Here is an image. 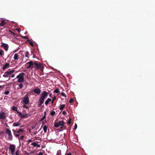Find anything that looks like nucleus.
Wrapping results in <instances>:
<instances>
[{
	"mask_svg": "<svg viewBox=\"0 0 155 155\" xmlns=\"http://www.w3.org/2000/svg\"><path fill=\"white\" fill-rule=\"evenodd\" d=\"M48 96V93L44 91L41 93L40 97L39 99L40 105H41L44 102L45 99Z\"/></svg>",
	"mask_w": 155,
	"mask_h": 155,
	"instance_id": "nucleus-1",
	"label": "nucleus"
},
{
	"mask_svg": "<svg viewBox=\"0 0 155 155\" xmlns=\"http://www.w3.org/2000/svg\"><path fill=\"white\" fill-rule=\"evenodd\" d=\"M24 73H20L18 75L16 78L18 79V82H22L24 81Z\"/></svg>",
	"mask_w": 155,
	"mask_h": 155,
	"instance_id": "nucleus-2",
	"label": "nucleus"
},
{
	"mask_svg": "<svg viewBox=\"0 0 155 155\" xmlns=\"http://www.w3.org/2000/svg\"><path fill=\"white\" fill-rule=\"evenodd\" d=\"M5 132L8 135V139L10 140H12L13 137L10 130L7 128L5 129Z\"/></svg>",
	"mask_w": 155,
	"mask_h": 155,
	"instance_id": "nucleus-3",
	"label": "nucleus"
},
{
	"mask_svg": "<svg viewBox=\"0 0 155 155\" xmlns=\"http://www.w3.org/2000/svg\"><path fill=\"white\" fill-rule=\"evenodd\" d=\"M15 72V70H12L10 71H7L5 72L3 76L5 78H8L12 74H13Z\"/></svg>",
	"mask_w": 155,
	"mask_h": 155,
	"instance_id": "nucleus-4",
	"label": "nucleus"
},
{
	"mask_svg": "<svg viewBox=\"0 0 155 155\" xmlns=\"http://www.w3.org/2000/svg\"><path fill=\"white\" fill-rule=\"evenodd\" d=\"M9 149L11 151L12 155H15V147L14 144H10L9 145Z\"/></svg>",
	"mask_w": 155,
	"mask_h": 155,
	"instance_id": "nucleus-5",
	"label": "nucleus"
},
{
	"mask_svg": "<svg viewBox=\"0 0 155 155\" xmlns=\"http://www.w3.org/2000/svg\"><path fill=\"white\" fill-rule=\"evenodd\" d=\"M41 64L39 62H34V65H33V68H34L35 69L37 70L41 68Z\"/></svg>",
	"mask_w": 155,
	"mask_h": 155,
	"instance_id": "nucleus-6",
	"label": "nucleus"
},
{
	"mask_svg": "<svg viewBox=\"0 0 155 155\" xmlns=\"http://www.w3.org/2000/svg\"><path fill=\"white\" fill-rule=\"evenodd\" d=\"M34 65V62L32 61H30L26 63L25 66L27 68H33V65Z\"/></svg>",
	"mask_w": 155,
	"mask_h": 155,
	"instance_id": "nucleus-7",
	"label": "nucleus"
},
{
	"mask_svg": "<svg viewBox=\"0 0 155 155\" xmlns=\"http://www.w3.org/2000/svg\"><path fill=\"white\" fill-rule=\"evenodd\" d=\"M23 101L25 104H27L29 102V98L28 95H26L24 97Z\"/></svg>",
	"mask_w": 155,
	"mask_h": 155,
	"instance_id": "nucleus-8",
	"label": "nucleus"
},
{
	"mask_svg": "<svg viewBox=\"0 0 155 155\" xmlns=\"http://www.w3.org/2000/svg\"><path fill=\"white\" fill-rule=\"evenodd\" d=\"M1 46L5 51H8L9 48V46L7 44L4 43H2Z\"/></svg>",
	"mask_w": 155,
	"mask_h": 155,
	"instance_id": "nucleus-9",
	"label": "nucleus"
},
{
	"mask_svg": "<svg viewBox=\"0 0 155 155\" xmlns=\"http://www.w3.org/2000/svg\"><path fill=\"white\" fill-rule=\"evenodd\" d=\"M64 122L63 121H60L58 123H56L54 124V126L57 127L60 126H63L64 125Z\"/></svg>",
	"mask_w": 155,
	"mask_h": 155,
	"instance_id": "nucleus-10",
	"label": "nucleus"
},
{
	"mask_svg": "<svg viewBox=\"0 0 155 155\" xmlns=\"http://www.w3.org/2000/svg\"><path fill=\"white\" fill-rule=\"evenodd\" d=\"M10 67V64L9 63H5L2 67V69L5 70Z\"/></svg>",
	"mask_w": 155,
	"mask_h": 155,
	"instance_id": "nucleus-11",
	"label": "nucleus"
},
{
	"mask_svg": "<svg viewBox=\"0 0 155 155\" xmlns=\"http://www.w3.org/2000/svg\"><path fill=\"white\" fill-rule=\"evenodd\" d=\"M6 117V114L5 113L2 112L0 113V119H4Z\"/></svg>",
	"mask_w": 155,
	"mask_h": 155,
	"instance_id": "nucleus-12",
	"label": "nucleus"
},
{
	"mask_svg": "<svg viewBox=\"0 0 155 155\" xmlns=\"http://www.w3.org/2000/svg\"><path fill=\"white\" fill-rule=\"evenodd\" d=\"M33 91L35 93L38 94H39L41 92V90L38 88L35 89H34Z\"/></svg>",
	"mask_w": 155,
	"mask_h": 155,
	"instance_id": "nucleus-13",
	"label": "nucleus"
},
{
	"mask_svg": "<svg viewBox=\"0 0 155 155\" xmlns=\"http://www.w3.org/2000/svg\"><path fill=\"white\" fill-rule=\"evenodd\" d=\"M19 58V55L17 53L15 54L13 58L15 60H18Z\"/></svg>",
	"mask_w": 155,
	"mask_h": 155,
	"instance_id": "nucleus-14",
	"label": "nucleus"
},
{
	"mask_svg": "<svg viewBox=\"0 0 155 155\" xmlns=\"http://www.w3.org/2000/svg\"><path fill=\"white\" fill-rule=\"evenodd\" d=\"M31 145L34 146V147H39L40 145L38 144L37 142H35L31 143Z\"/></svg>",
	"mask_w": 155,
	"mask_h": 155,
	"instance_id": "nucleus-15",
	"label": "nucleus"
},
{
	"mask_svg": "<svg viewBox=\"0 0 155 155\" xmlns=\"http://www.w3.org/2000/svg\"><path fill=\"white\" fill-rule=\"evenodd\" d=\"M12 131L13 132L14 135H15L16 137H18L20 135V134H16L17 133V131L15 130H12Z\"/></svg>",
	"mask_w": 155,
	"mask_h": 155,
	"instance_id": "nucleus-16",
	"label": "nucleus"
},
{
	"mask_svg": "<svg viewBox=\"0 0 155 155\" xmlns=\"http://www.w3.org/2000/svg\"><path fill=\"white\" fill-rule=\"evenodd\" d=\"M21 123L19 121H18L17 122L14 123L13 124V126L14 127H18V126Z\"/></svg>",
	"mask_w": 155,
	"mask_h": 155,
	"instance_id": "nucleus-17",
	"label": "nucleus"
},
{
	"mask_svg": "<svg viewBox=\"0 0 155 155\" xmlns=\"http://www.w3.org/2000/svg\"><path fill=\"white\" fill-rule=\"evenodd\" d=\"M5 24V21L4 20H2L0 24V26H4Z\"/></svg>",
	"mask_w": 155,
	"mask_h": 155,
	"instance_id": "nucleus-18",
	"label": "nucleus"
},
{
	"mask_svg": "<svg viewBox=\"0 0 155 155\" xmlns=\"http://www.w3.org/2000/svg\"><path fill=\"white\" fill-rule=\"evenodd\" d=\"M51 101V99L48 98L47 99V100L45 101V104L46 105H47L48 104L49 102Z\"/></svg>",
	"mask_w": 155,
	"mask_h": 155,
	"instance_id": "nucleus-19",
	"label": "nucleus"
},
{
	"mask_svg": "<svg viewBox=\"0 0 155 155\" xmlns=\"http://www.w3.org/2000/svg\"><path fill=\"white\" fill-rule=\"evenodd\" d=\"M24 132V130L22 129H20L18 131H17V134H19L20 132Z\"/></svg>",
	"mask_w": 155,
	"mask_h": 155,
	"instance_id": "nucleus-20",
	"label": "nucleus"
},
{
	"mask_svg": "<svg viewBox=\"0 0 155 155\" xmlns=\"http://www.w3.org/2000/svg\"><path fill=\"white\" fill-rule=\"evenodd\" d=\"M4 54V51L2 49L0 50V56H3Z\"/></svg>",
	"mask_w": 155,
	"mask_h": 155,
	"instance_id": "nucleus-21",
	"label": "nucleus"
},
{
	"mask_svg": "<svg viewBox=\"0 0 155 155\" xmlns=\"http://www.w3.org/2000/svg\"><path fill=\"white\" fill-rule=\"evenodd\" d=\"M43 130L45 133H46L47 131V127L46 125H45L43 128Z\"/></svg>",
	"mask_w": 155,
	"mask_h": 155,
	"instance_id": "nucleus-22",
	"label": "nucleus"
},
{
	"mask_svg": "<svg viewBox=\"0 0 155 155\" xmlns=\"http://www.w3.org/2000/svg\"><path fill=\"white\" fill-rule=\"evenodd\" d=\"M28 116V114H25L24 115H21V117L22 118H25L27 117Z\"/></svg>",
	"mask_w": 155,
	"mask_h": 155,
	"instance_id": "nucleus-23",
	"label": "nucleus"
},
{
	"mask_svg": "<svg viewBox=\"0 0 155 155\" xmlns=\"http://www.w3.org/2000/svg\"><path fill=\"white\" fill-rule=\"evenodd\" d=\"M65 107V105L64 104H62L60 105V110H62Z\"/></svg>",
	"mask_w": 155,
	"mask_h": 155,
	"instance_id": "nucleus-24",
	"label": "nucleus"
},
{
	"mask_svg": "<svg viewBox=\"0 0 155 155\" xmlns=\"http://www.w3.org/2000/svg\"><path fill=\"white\" fill-rule=\"evenodd\" d=\"M25 57L28 58V57L29 52L28 51H26L25 53Z\"/></svg>",
	"mask_w": 155,
	"mask_h": 155,
	"instance_id": "nucleus-25",
	"label": "nucleus"
},
{
	"mask_svg": "<svg viewBox=\"0 0 155 155\" xmlns=\"http://www.w3.org/2000/svg\"><path fill=\"white\" fill-rule=\"evenodd\" d=\"M56 155H61V151L60 150L57 151Z\"/></svg>",
	"mask_w": 155,
	"mask_h": 155,
	"instance_id": "nucleus-26",
	"label": "nucleus"
},
{
	"mask_svg": "<svg viewBox=\"0 0 155 155\" xmlns=\"http://www.w3.org/2000/svg\"><path fill=\"white\" fill-rule=\"evenodd\" d=\"M12 109L14 110L17 111V108L16 107H15L13 106L12 107Z\"/></svg>",
	"mask_w": 155,
	"mask_h": 155,
	"instance_id": "nucleus-27",
	"label": "nucleus"
},
{
	"mask_svg": "<svg viewBox=\"0 0 155 155\" xmlns=\"http://www.w3.org/2000/svg\"><path fill=\"white\" fill-rule=\"evenodd\" d=\"M50 114L51 116H54L55 114V112L54 111H52L51 112Z\"/></svg>",
	"mask_w": 155,
	"mask_h": 155,
	"instance_id": "nucleus-28",
	"label": "nucleus"
},
{
	"mask_svg": "<svg viewBox=\"0 0 155 155\" xmlns=\"http://www.w3.org/2000/svg\"><path fill=\"white\" fill-rule=\"evenodd\" d=\"M54 92L57 93H59V90L58 89H56L54 91Z\"/></svg>",
	"mask_w": 155,
	"mask_h": 155,
	"instance_id": "nucleus-29",
	"label": "nucleus"
},
{
	"mask_svg": "<svg viewBox=\"0 0 155 155\" xmlns=\"http://www.w3.org/2000/svg\"><path fill=\"white\" fill-rule=\"evenodd\" d=\"M9 93V91H5L4 92V94L5 95H8Z\"/></svg>",
	"mask_w": 155,
	"mask_h": 155,
	"instance_id": "nucleus-30",
	"label": "nucleus"
},
{
	"mask_svg": "<svg viewBox=\"0 0 155 155\" xmlns=\"http://www.w3.org/2000/svg\"><path fill=\"white\" fill-rule=\"evenodd\" d=\"M23 87V85L22 84H20L19 85V87L18 88H21Z\"/></svg>",
	"mask_w": 155,
	"mask_h": 155,
	"instance_id": "nucleus-31",
	"label": "nucleus"
},
{
	"mask_svg": "<svg viewBox=\"0 0 155 155\" xmlns=\"http://www.w3.org/2000/svg\"><path fill=\"white\" fill-rule=\"evenodd\" d=\"M45 115L44 116L42 117V118L41 119L40 121H42L44 119H45Z\"/></svg>",
	"mask_w": 155,
	"mask_h": 155,
	"instance_id": "nucleus-32",
	"label": "nucleus"
},
{
	"mask_svg": "<svg viewBox=\"0 0 155 155\" xmlns=\"http://www.w3.org/2000/svg\"><path fill=\"white\" fill-rule=\"evenodd\" d=\"M61 94L62 96L64 97H66V95H65V94L64 93V92H62Z\"/></svg>",
	"mask_w": 155,
	"mask_h": 155,
	"instance_id": "nucleus-33",
	"label": "nucleus"
},
{
	"mask_svg": "<svg viewBox=\"0 0 155 155\" xmlns=\"http://www.w3.org/2000/svg\"><path fill=\"white\" fill-rule=\"evenodd\" d=\"M56 99V97H54V98H53L52 101H51V103L53 104L54 102V101Z\"/></svg>",
	"mask_w": 155,
	"mask_h": 155,
	"instance_id": "nucleus-34",
	"label": "nucleus"
},
{
	"mask_svg": "<svg viewBox=\"0 0 155 155\" xmlns=\"http://www.w3.org/2000/svg\"><path fill=\"white\" fill-rule=\"evenodd\" d=\"M73 102H74V100L72 99H70L69 101V102L70 103H73Z\"/></svg>",
	"mask_w": 155,
	"mask_h": 155,
	"instance_id": "nucleus-35",
	"label": "nucleus"
},
{
	"mask_svg": "<svg viewBox=\"0 0 155 155\" xmlns=\"http://www.w3.org/2000/svg\"><path fill=\"white\" fill-rule=\"evenodd\" d=\"M23 107L24 108H25L26 109H27L28 108V106H26V105H24L23 106Z\"/></svg>",
	"mask_w": 155,
	"mask_h": 155,
	"instance_id": "nucleus-36",
	"label": "nucleus"
},
{
	"mask_svg": "<svg viewBox=\"0 0 155 155\" xmlns=\"http://www.w3.org/2000/svg\"><path fill=\"white\" fill-rule=\"evenodd\" d=\"M62 114H63V115H65L66 114V112H65V111H63V112H62Z\"/></svg>",
	"mask_w": 155,
	"mask_h": 155,
	"instance_id": "nucleus-37",
	"label": "nucleus"
},
{
	"mask_svg": "<svg viewBox=\"0 0 155 155\" xmlns=\"http://www.w3.org/2000/svg\"><path fill=\"white\" fill-rule=\"evenodd\" d=\"M15 155H19L18 154V150H17L16 152L15 153Z\"/></svg>",
	"mask_w": 155,
	"mask_h": 155,
	"instance_id": "nucleus-38",
	"label": "nucleus"
},
{
	"mask_svg": "<svg viewBox=\"0 0 155 155\" xmlns=\"http://www.w3.org/2000/svg\"><path fill=\"white\" fill-rule=\"evenodd\" d=\"M74 129L75 130H76L77 129V125L76 124H75V125L74 126Z\"/></svg>",
	"mask_w": 155,
	"mask_h": 155,
	"instance_id": "nucleus-39",
	"label": "nucleus"
},
{
	"mask_svg": "<svg viewBox=\"0 0 155 155\" xmlns=\"http://www.w3.org/2000/svg\"><path fill=\"white\" fill-rule=\"evenodd\" d=\"M71 123V119L70 118L69 120L68 121V123L69 124H70Z\"/></svg>",
	"mask_w": 155,
	"mask_h": 155,
	"instance_id": "nucleus-40",
	"label": "nucleus"
},
{
	"mask_svg": "<svg viewBox=\"0 0 155 155\" xmlns=\"http://www.w3.org/2000/svg\"><path fill=\"white\" fill-rule=\"evenodd\" d=\"M38 155H43V153L42 152H40L38 154Z\"/></svg>",
	"mask_w": 155,
	"mask_h": 155,
	"instance_id": "nucleus-41",
	"label": "nucleus"
},
{
	"mask_svg": "<svg viewBox=\"0 0 155 155\" xmlns=\"http://www.w3.org/2000/svg\"><path fill=\"white\" fill-rule=\"evenodd\" d=\"M24 136H21V140H22L23 139V138H24Z\"/></svg>",
	"mask_w": 155,
	"mask_h": 155,
	"instance_id": "nucleus-42",
	"label": "nucleus"
},
{
	"mask_svg": "<svg viewBox=\"0 0 155 155\" xmlns=\"http://www.w3.org/2000/svg\"><path fill=\"white\" fill-rule=\"evenodd\" d=\"M19 114V115L21 116V115H22L21 113L20 112H17Z\"/></svg>",
	"mask_w": 155,
	"mask_h": 155,
	"instance_id": "nucleus-43",
	"label": "nucleus"
},
{
	"mask_svg": "<svg viewBox=\"0 0 155 155\" xmlns=\"http://www.w3.org/2000/svg\"><path fill=\"white\" fill-rule=\"evenodd\" d=\"M11 75H12L11 77H12V78H13L15 76V74H12Z\"/></svg>",
	"mask_w": 155,
	"mask_h": 155,
	"instance_id": "nucleus-44",
	"label": "nucleus"
},
{
	"mask_svg": "<svg viewBox=\"0 0 155 155\" xmlns=\"http://www.w3.org/2000/svg\"><path fill=\"white\" fill-rule=\"evenodd\" d=\"M31 142V140H28V143H29V142Z\"/></svg>",
	"mask_w": 155,
	"mask_h": 155,
	"instance_id": "nucleus-45",
	"label": "nucleus"
},
{
	"mask_svg": "<svg viewBox=\"0 0 155 155\" xmlns=\"http://www.w3.org/2000/svg\"><path fill=\"white\" fill-rule=\"evenodd\" d=\"M17 30L19 32H20V29H18Z\"/></svg>",
	"mask_w": 155,
	"mask_h": 155,
	"instance_id": "nucleus-46",
	"label": "nucleus"
},
{
	"mask_svg": "<svg viewBox=\"0 0 155 155\" xmlns=\"http://www.w3.org/2000/svg\"><path fill=\"white\" fill-rule=\"evenodd\" d=\"M71 153H69L67 155H71Z\"/></svg>",
	"mask_w": 155,
	"mask_h": 155,
	"instance_id": "nucleus-47",
	"label": "nucleus"
},
{
	"mask_svg": "<svg viewBox=\"0 0 155 155\" xmlns=\"http://www.w3.org/2000/svg\"><path fill=\"white\" fill-rule=\"evenodd\" d=\"M51 95H52V94L51 93H50L49 94V96L50 97H51Z\"/></svg>",
	"mask_w": 155,
	"mask_h": 155,
	"instance_id": "nucleus-48",
	"label": "nucleus"
},
{
	"mask_svg": "<svg viewBox=\"0 0 155 155\" xmlns=\"http://www.w3.org/2000/svg\"><path fill=\"white\" fill-rule=\"evenodd\" d=\"M30 44L31 45H32L33 44L32 43H31V42L30 43Z\"/></svg>",
	"mask_w": 155,
	"mask_h": 155,
	"instance_id": "nucleus-49",
	"label": "nucleus"
},
{
	"mask_svg": "<svg viewBox=\"0 0 155 155\" xmlns=\"http://www.w3.org/2000/svg\"><path fill=\"white\" fill-rule=\"evenodd\" d=\"M24 38H27V37H26V36L24 37Z\"/></svg>",
	"mask_w": 155,
	"mask_h": 155,
	"instance_id": "nucleus-50",
	"label": "nucleus"
},
{
	"mask_svg": "<svg viewBox=\"0 0 155 155\" xmlns=\"http://www.w3.org/2000/svg\"><path fill=\"white\" fill-rule=\"evenodd\" d=\"M2 86L0 85V88L2 87Z\"/></svg>",
	"mask_w": 155,
	"mask_h": 155,
	"instance_id": "nucleus-51",
	"label": "nucleus"
},
{
	"mask_svg": "<svg viewBox=\"0 0 155 155\" xmlns=\"http://www.w3.org/2000/svg\"><path fill=\"white\" fill-rule=\"evenodd\" d=\"M12 32V34H14V33H13V32Z\"/></svg>",
	"mask_w": 155,
	"mask_h": 155,
	"instance_id": "nucleus-52",
	"label": "nucleus"
},
{
	"mask_svg": "<svg viewBox=\"0 0 155 155\" xmlns=\"http://www.w3.org/2000/svg\"><path fill=\"white\" fill-rule=\"evenodd\" d=\"M20 127H22V126H20Z\"/></svg>",
	"mask_w": 155,
	"mask_h": 155,
	"instance_id": "nucleus-53",
	"label": "nucleus"
},
{
	"mask_svg": "<svg viewBox=\"0 0 155 155\" xmlns=\"http://www.w3.org/2000/svg\"><path fill=\"white\" fill-rule=\"evenodd\" d=\"M47 155V154H45V155Z\"/></svg>",
	"mask_w": 155,
	"mask_h": 155,
	"instance_id": "nucleus-54",
	"label": "nucleus"
}]
</instances>
